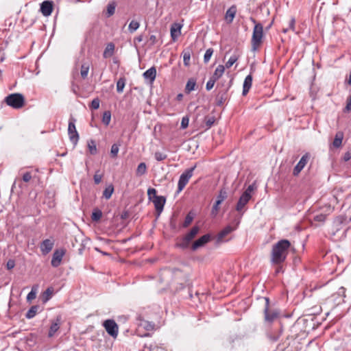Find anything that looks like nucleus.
<instances>
[{
	"label": "nucleus",
	"instance_id": "393cba45",
	"mask_svg": "<svg viewBox=\"0 0 351 351\" xmlns=\"http://www.w3.org/2000/svg\"><path fill=\"white\" fill-rule=\"evenodd\" d=\"M90 64L88 62L84 63L81 66L80 75L83 79H85L88 73Z\"/></svg>",
	"mask_w": 351,
	"mask_h": 351
},
{
	"label": "nucleus",
	"instance_id": "5fc2aeb1",
	"mask_svg": "<svg viewBox=\"0 0 351 351\" xmlns=\"http://www.w3.org/2000/svg\"><path fill=\"white\" fill-rule=\"evenodd\" d=\"M326 219V215L323 214L317 215L315 216L314 220L316 221L323 222Z\"/></svg>",
	"mask_w": 351,
	"mask_h": 351
},
{
	"label": "nucleus",
	"instance_id": "e433bc0d",
	"mask_svg": "<svg viewBox=\"0 0 351 351\" xmlns=\"http://www.w3.org/2000/svg\"><path fill=\"white\" fill-rule=\"evenodd\" d=\"M119 150V145L114 143L112 145L110 149V154L112 158H116L117 156L118 152Z\"/></svg>",
	"mask_w": 351,
	"mask_h": 351
},
{
	"label": "nucleus",
	"instance_id": "f8f14e48",
	"mask_svg": "<svg viewBox=\"0 0 351 351\" xmlns=\"http://www.w3.org/2000/svg\"><path fill=\"white\" fill-rule=\"evenodd\" d=\"M309 159V155L308 154H305L302 156L300 161L298 162V164L295 165V167L293 169V174L294 176H298L300 171L304 169V167L307 164Z\"/></svg>",
	"mask_w": 351,
	"mask_h": 351
},
{
	"label": "nucleus",
	"instance_id": "ddd939ff",
	"mask_svg": "<svg viewBox=\"0 0 351 351\" xmlns=\"http://www.w3.org/2000/svg\"><path fill=\"white\" fill-rule=\"evenodd\" d=\"M54 245V243L53 241L50 239H45L40 243V251L43 255H47L49 254L51 250L53 249Z\"/></svg>",
	"mask_w": 351,
	"mask_h": 351
},
{
	"label": "nucleus",
	"instance_id": "49530a36",
	"mask_svg": "<svg viewBox=\"0 0 351 351\" xmlns=\"http://www.w3.org/2000/svg\"><path fill=\"white\" fill-rule=\"evenodd\" d=\"M141 325L143 326L147 330H153L154 328V324L149 323L148 322H146V321H143L141 324Z\"/></svg>",
	"mask_w": 351,
	"mask_h": 351
},
{
	"label": "nucleus",
	"instance_id": "9b49d317",
	"mask_svg": "<svg viewBox=\"0 0 351 351\" xmlns=\"http://www.w3.org/2000/svg\"><path fill=\"white\" fill-rule=\"evenodd\" d=\"M65 254V250L58 249L53 252L51 264L53 267H58L62 262V258Z\"/></svg>",
	"mask_w": 351,
	"mask_h": 351
},
{
	"label": "nucleus",
	"instance_id": "b1692460",
	"mask_svg": "<svg viewBox=\"0 0 351 351\" xmlns=\"http://www.w3.org/2000/svg\"><path fill=\"white\" fill-rule=\"evenodd\" d=\"M39 309V306H32L29 310L26 313V317L27 319H32L33 317H35V315H36Z\"/></svg>",
	"mask_w": 351,
	"mask_h": 351
},
{
	"label": "nucleus",
	"instance_id": "7c9ffc66",
	"mask_svg": "<svg viewBox=\"0 0 351 351\" xmlns=\"http://www.w3.org/2000/svg\"><path fill=\"white\" fill-rule=\"evenodd\" d=\"M111 120V113L110 111H105L102 116V122L106 125H108Z\"/></svg>",
	"mask_w": 351,
	"mask_h": 351
},
{
	"label": "nucleus",
	"instance_id": "5701e85b",
	"mask_svg": "<svg viewBox=\"0 0 351 351\" xmlns=\"http://www.w3.org/2000/svg\"><path fill=\"white\" fill-rule=\"evenodd\" d=\"M113 192L114 186L112 184H110L107 187H106V189L103 191V197L106 199H109L111 197Z\"/></svg>",
	"mask_w": 351,
	"mask_h": 351
},
{
	"label": "nucleus",
	"instance_id": "de8ad7c7",
	"mask_svg": "<svg viewBox=\"0 0 351 351\" xmlns=\"http://www.w3.org/2000/svg\"><path fill=\"white\" fill-rule=\"evenodd\" d=\"M99 102L100 101L98 98L94 99L91 102V105H90L91 108H93L94 110L98 109L99 108Z\"/></svg>",
	"mask_w": 351,
	"mask_h": 351
},
{
	"label": "nucleus",
	"instance_id": "9d476101",
	"mask_svg": "<svg viewBox=\"0 0 351 351\" xmlns=\"http://www.w3.org/2000/svg\"><path fill=\"white\" fill-rule=\"evenodd\" d=\"M234 223H235L234 226L228 225V226H226L221 232H219V234H217V241L218 243L221 242L223 241V239L226 235H228V234H230V232H232V231H234V230H236L237 228V227L239 226V225L240 223V220L239 219L236 220L234 221Z\"/></svg>",
	"mask_w": 351,
	"mask_h": 351
},
{
	"label": "nucleus",
	"instance_id": "6ab92c4d",
	"mask_svg": "<svg viewBox=\"0 0 351 351\" xmlns=\"http://www.w3.org/2000/svg\"><path fill=\"white\" fill-rule=\"evenodd\" d=\"M237 13V8L235 5H232L226 12L225 19L228 23H231Z\"/></svg>",
	"mask_w": 351,
	"mask_h": 351
},
{
	"label": "nucleus",
	"instance_id": "a19ab883",
	"mask_svg": "<svg viewBox=\"0 0 351 351\" xmlns=\"http://www.w3.org/2000/svg\"><path fill=\"white\" fill-rule=\"evenodd\" d=\"M215 119L214 117H206L205 118V123L207 128H210L214 124Z\"/></svg>",
	"mask_w": 351,
	"mask_h": 351
},
{
	"label": "nucleus",
	"instance_id": "13d9d810",
	"mask_svg": "<svg viewBox=\"0 0 351 351\" xmlns=\"http://www.w3.org/2000/svg\"><path fill=\"white\" fill-rule=\"evenodd\" d=\"M295 19L291 18L289 21V29L294 31L295 30Z\"/></svg>",
	"mask_w": 351,
	"mask_h": 351
},
{
	"label": "nucleus",
	"instance_id": "72a5a7b5",
	"mask_svg": "<svg viewBox=\"0 0 351 351\" xmlns=\"http://www.w3.org/2000/svg\"><path fill=\"white\" fill-rule=\"evenodd\" d=\"M238 60V56L235 54L231 56L226 63V68H230Z\"/></svg>",
	"mask_w": 351,
	"mask_h": 351
},
{
	"label": "nucleus",
	"instance_id": "20e7f679",
	"mask_svg": "<svg viewBox=\"0 0 351 351\" xmlns=\"http://www.w3.org/2000/svg\"><path fill=\"white\" fill-rule=\"evenodd\" d=\"M5 101L8 106L15 109L21 108L24 105V97L19 93H14L7 96Z\"/></svg>",
	"mask_w": 351,
	"mask_h": 351
},
{
	"label": "nucleus",
	"instance_id": "c03bdc74",
	"mask_svg": "<svg viewBox=\"0 0 351 351\" xmlns=\"http://www.w3.org/2000/svg\"><path fill=\"white\" fill-rule=\"evenodd\" d=\"M191 54L189 51L184 52L183 54V62L185 66L190 64Z\"/></svg>",
	"mask_w": 351,
	"mask_h": 351
},
{
	"label": "nucleus",
	"instance_id": "473e14b6",
	"mask_svg": "<svg viewBox=\"0 0 351 351\" xmlns=\"http://www.w3.org/2000/svg\"><path fill=\"white\" fill-rule=\"evenodd\" d=\"M139 26L140 24L138 21L132 20L129 24L128 30L130 32L133 33L139 27Z\"/></svg>",
	"mask_w": 351,
	"mask_h": 351
},
{
	"label": "nucleus",
	"instance_id": "2eb2a0df",
	"mask_svg": "<svg viewBox=\"0 0 351 351\" xmlns=\"http://www.w3.org/2000/svg\"><path fill=\"white\" fill-rule=\"evenodd\" d=\"M40 11L45 16L51 15L53 11V3L50 1H45L40 5Z\"/></svg>",
	"mask_w": 351,
	"mask_h": 351
},
{
	"label": "nucleus",
	"instance_id": "8fccbe9b",
	"mask_svg": "<svg viewBox=\"0 0 351 351\" xmlns=\"http://www.w3.org/2000/svg\"><path fill=\"white\" fill-rule=\"evenodd\" d=\"M32 176L30 172H25L23 174L22 179L25 182H28L32 179Z\"/></svg>",
	"mask_w": 351,
	"mask_h": 351
},
{
	"label": "nucleus",
	"instance_id": "79ce46f5",
	"mask_svg": "<svg viewBox=\"0 0 351 351\" xmlns=\"http://www.w3.org/2000/svg\"><path fill=\"white\" fill-rule=\"evenodd\" d=\"M154 157L157 161H162V160H164L165 159H166L167 156L164 153H162L160 152H156L154 154Z\"/></svg>",
	"mask_w": 351,
	"mask_h": 351
},
{
	"label": "nucleus",
	"instance_id": "37998d69",
	"mask_svg": "<svg viewBox=\"0 0 351 351\" xmlns=\"http://www.w3.org/2000/svg\"><path fill=\"white\" fill-rule=\"evenodd\" d=\"M147 195H148L149 199L151 200H153L155 198V197H158L156 195V190L154 188L148 189Z\"/></svg>",
	"mask_w": 351,
	"mask_h": 351
},
{
	"label": "nucleus",
	"instance_id": "680f3d73",
	"mask_svg": "<svg viewBox=\"0 0 351 351\" xmlns=\"http://www.w3.org/2000/svg\"><path fill=\"white\" fill-rule=\"evenodd\" d=\"M45 293L47 294L48 295H50L52 293V291H51V290L49 288H48L46 290Z\"/></svg>",
	"mask_w": 351,
	"mask_h": 351
},
{
	"label": "nucleus",
	"instance_id": "7ed1b4c3",
	"mask_svg": "<svg viewBox=\"0 0 351 351\" xmlns=\"http://www.w3.org/2000/svg\"><path fill=\"white\" fill-rule=\"evenodd\" d=\"M255 189L256 186L254 184H250L241 195L236 206V210L238 212H241L245 206L250 200L252 197V193Z\"/></svg>",
	"mask_w": 351,
	"mask_h": 351
},
{
	"label": "nucleus",
	"instance_id": "c9c22d12",
	"mask_svg": "<svg viewBox=\"0 0 351 351\" xmlns=\"http://www.w3.org/2000/svg\"><path fill=\"white\" fill-rule=\"evenodd\" d=\"M116 8V3L114 2H111L108 3L107 6V14L108 16H112L115 11Z\"/></svg>",
	"mask_w": 351,
	"mask_h": 351
},
{
	"label": "nucleus",
	"instance_id": "c85d7f7f",
	"mask_svg": "<svg viewBox=\"0 0 351 351\" xmlns=\"http://www.w3.org/2000/svg\"><path fill=\"white\" fill-rule=\"evenodd\" d=\"M59 328V319H58L56 322H54L51 324L49 331V336L53 337L54 334L58 330Z\"/></svg>",
	"mask_w": 351,
	"mask_h": 351
},
{
	"label": "nucleus",
	"instance_id": "aec40b11",
	"mask_svg": "<svg viewBox=\"0 0 351 351\" xmlns=\"http://www.w3.org/2000/svg\"><path fill=\"white\" fill-rule=\"evenodd\" d=\"M224 71H225V66L223 65H221V64L219 65L216 68L214 73L213 74V75L211 76L210 78L213 79L215 81L218 80L222 76V75L223 74Z\"/></svg>",
	"mask_w": 351,
	"mask_h": 351
},
{
	"label": "nucleus",
	"instance_id": "a878e982",
	"mask_svg": "<svg viewBox=\"0 0 351 351\" xmlns=\"http://www.w3.org/2000/svg\"><path fill=\"white\" fill-rule=\"evenodd\" d=\"M343 134L340 132L337 133L333 141L332 145L335 147H339L341 145Z\"/></svg>",
	"mask_w": 351,
	"mask_h": 351
},
{
	"label": "nucleus",
	"instance_id": "f03ea898",
	"mask_svg": "<svg viewBox=\"0 0 351 351\" xmlns=\"http://www.w3.org/2000/svg\"><path fill=\"white\" fill-rule=\"evenodd\" d=\"M263 38V26L261 23L256 24L253 29L251 39L252 50L256 51L262 44Z\"/></svg>",
	"mask_w": 351,
	"mask_h": 351
},
{
	"label": "nucleus",
	"instance_id": "e2e57ef3",
	"mask_svg": "<svg viewBox=\"0 0 351 351\" xmlns=\"http://www.w3.org/2000/svg\"><path fill=\"white\" fill-rule=\"evenodd\" d=\"M136 40L138 41V42H141L143 40V36H139L138 37L136 38Z\"/></svg>",
	"mask_w": 351,
	"mask_h": 351
},
{
	"label": "nucleus",
	"instance_id": "4be33fe9",
	"mask_svg": "<svg viewBox=\"0 0 351 351\" xmlns=\"http://www.w3.org/2000/svg\"><path fill=\"white\" fill-rule=\"evenodd\" d=\"M196 85V80L193 78H191L188 80L186 87H185V91L187 93H191V91L195 90V87Z\"/></svg>",
	"mask_w": 351,
	"mask_h": 351
},
{
	"label": "nucleus",
	"instance_id": "69168bd1",
	"mask_svg": "<svg viewBox=\"0 0 351 351\" xmlns=\"http://www.w3.org/2000/svg\"><path fill=\"white\" fill-rule=\"evenodd\" d=\"M156 36H154V35H152V36H150V40H151L152 41L154 42V41L156 40Z\"/></svg>",
	"mask_w": 351,
	"mask_h": 351
},
{
	"label": "nucleus",
	"instance_id": "4468645a",
	"mask_svg": "<svg viewBox=\"0 0 351 351\" xmlns=\"http://www.w3.org/2000/svg\"><path fill=\"white\" fill-rule=\"evenodd\" d=\"M210 240V235L209 234H204L199 239L196 240L192 245V250H196L199 247L204 246L206 243H207Z\"/></svg>",
	"mask_w": 351,
	"mask_h": 351
},
{
	"label": "nucleus",
	"instance_id": "3c124183",
	"mask_svg": "<svg viewBox=\"0 0 351 351\" xmlns=\"http://www.w3.org/2000/svg\"><path fill=\"white\" fill-rule=\"evenodd\" d=\"M215 82L216 81H215L213 79L210 78L209 80L207 82L206 85V90H210L213 88Z\"/></svg>",
	"mask_w": 351,
	"mask_h": 351
},
{
	"label": "nucleus",
	"instance_id": "4d7b16f0",
	"mask_svg": "<svg viewBox=\"0 0 351 351\" xmlns=\"http://www.w3.org/2000/svg\"><path fill=\"white\" fill-rule=\"evenodd\" d=\"M15 266V262L13 260H9L8 262H7V264H6V267L8 269H12Z\"/></svg>",
	"mask_w": 351,
	"mask_h": 351
},
{
	"label": "nucleus",
	"instance_id": "09e8293b",
	"mask_svg": "<svg viewBox=\"0 0 351 351\" xmlns=\"http://www.w3.org/2000/svg\"><path fill=\"white\" fill-rule=\"evenodd\" d=\"M189 123V119L187 117H184L182 119L181 121V128L185 129L188 127Z\"/></svg>",
	"mask_w": 351,
	"mask_h": 351
},
{
	"label": "nucleus",
	"instance_id": "412c9836",
	"mask_svg": "<svg viewBox=\"0 0 351 351\" xmlns=\"http://www.w3.org/2000/svg\"><path fill=\"white\" fill-rule=\"evenodd\" d=\"M114 50V45L112 43H108L106 47L103 56L105 58H110L113 55Z\"/></svg>",
	"mask_w": 351,
	"mask_h": 351
},
{
	"label": "nucleus",
	"instance_id": "052dcab7",
	"mask_svg": "<svg viewBox=\"0 0 351 351\" xmlns=\"http://www.w3.org/2000/svg\"><path fill=\"white\" fill-rule=\"evenodd\" d=\"M182 97H183V95H182V93H180V94H178V95H177V99H178V101H180V100L182 99Z\"/></svg>",
	"mask_w": 351,
	"mask_h": 351
},
{
	"label": "nucleus",
	"instance_id": "864d4df0",
	"mask_svg": "<svg viewBox=\"0 0 351 351\" xmlns=\"http://www.w3.org/2000/svg\"><path fill=\"white\" fill-rule=\"evenodd\" d=\"M351 111V95L348 98L346 101V106L344 109V112Z\"/></svg>",
	"mask_w": 351,
	"mask_h": 351
},
{
	"label": "nucleus",
	"instance_id": "dca6fc26",
	"mask_svg": "<svg viewBox=\"0 0 351 351\" xmlns=\"http://www.w3.org/2000/svg\"><path fill=\"white\" fill-rule=\"evenodd\" d=\"M152 202L154 204L156 211L160 215L163 210V207L166 202L165 198L163 196L155 197Z\"/></svg>",
	"mask_w": 351,
	"mask_h": 351
},
{
	"label": "nucleus",
	"instance_id": "338daca9",
	"mask_svg": "<svg viewBox=\"0 0 351 351\" xmlns=\"http://www.w3.org/2000/svg\"><path fill=\"white\" fill-rule=\"evenodd\" d=\"M348 83L351 85V71H350V75H349V78H348Z\"/></svg>",
	"mask_w": 351,
	"mask_h": 351
},
{
	"label": "nucleus",
	"instance_id": "c756f323",
	"mask_svg": "<svg viewBox=\"0 0 351 351\" xmlns=\"http://www.w3.org/2000/svg\"><path fill=\"white\" fill-rule=\"evenodd\" d=\"M227 197V192L225 189H222L219 191V195L217 197V202L218 204H221Z\"/></svg>",
	"mask_w": 351,
	"mask_h": 351
},
{
	"label": "nucleus",
	"instance_id": "a18cd8bd",
	"mask_svg": "<svg viewBox=\"0 0 351 351\" xmlns=\"http://www.w3.org/2000/svg\"><path fill=\"white\" fill-rule=\"evenodd\" d=\"M102 178H103V175L99 174V171H97L93 177L95 183L96 184H99L101 182Z\"/></svg>",
	"mask_w": 351,
	"mask_h": 351
},
{
	"label": "nucleus",
	"instance_id": "ea45409f",
	"mask_svg": "<svg viewBox=\"0 0 351 351\" xmlns=\"http://www.w3.org/2000/svg\"><path fill=\"white\" fill-rule=\"evenodd\" d=\"M193 219V216L191 215V213H189L185 217V219H184V221L183 223V227L184 228L188 227L192 222Z\"/></svg>",
	"mask_w": 351,
	"mask_h": 351
},
{
	"label": "nucleus",
	"instance_id": "774afa93",
	"mask_svg": "<svg viewBox=\"0 0 351 351\" xmlns=\"http://www.w3.org/2000/svg\"><path fill=\"white\" fill-rule=\"evenodd\" d=\"M281 269H282V267H279L276 269V274L279 273V272L281 271Z\"/></svg>",
	"mask_w": 351,
	"mask_h": 351
},
{
	"label": "nucleus",
	"instance_id": "bf43d9fd",
	"mask_svg": "<svg viewBox=\"0 0 351 351\" xmlns=\"http://www.w3.org/2000/svg\"><path fill=\"white\" fill-rule=\"evenodd\" d=\"M351 159V153L348 152L346 153H345L344 156H343V160L345 161H348Z\"/></svg>",
	"mask_w": 351,
	"mask_h": 351
},
{
	"label": "nucleus",
	"instance_id": "6e6d98bb",
	"mask_svg": "<svg viewBox=\"0 0 351 351\" xmlns=\"http://www.w3.org/2000/svg\"><path fill=\"white\" fill-rule=\"evenodd\" d=\"M221 204H218L217 202L216 201L215 204L213 205V208H212V215H216L218 213V210H219V206Z\"/></svg>",
	"mask_w": 351,
	"mask_h": 351
},
{
	"label": "nucleus",
	"instance_id": "f3484780",
	"mask_svg": "<svg viewBox=\"0 0 351 351\" xmlns=\"http://www.w3.org/2000/svg\"><path fill=\"white\" fill-rule=\"evenodd\" d=\"M145 80H149L150 84H153L156 77V69L154 66H152L143 74Z\"/></svg>",
	"mask_w": 351,
	"mask_h": 351
},
{
	"label": "nucleus",
	"instance_id": "603ef678",
	"mask_svg": "<svg viewBox=\"0 0 351 351\" xmlns=\"http://www.w3.org/2000/svg\"><path fill=\"white\" fill-rule=\"evenodd\" d=\"M36 297V293L33 289L27 294V300L28 302L32 301V300L35 299Z\"/></svg>",
	"mask_w": 351,
	"mask_h": 351
},
{
	"label": "nucleus",
	"instance_id": "1a4fd4ad",
	"mask_svg": "<svg viewBox=\"0 0 351 351\" xmlns=\"http://www.w3.org/2000/svg\"><path fill=\"white\" fill-rule=\"evenodd\" d=\"M199 228L198 226H194L190 230V232L186 234L182 242L179 244V246L182 248H186L189 245V243L195 237V236L199 232Z\"/></svg>",
	"mask_w": 351,
	"mask_h": 351
},
{
	"label": "nucleus",
	"instance_id": "cd10ccee",
	"mask_svg": "<svg viewBox=\"0 0 351 351\" xmlns=\"http://www.w3.org/2000/svg\"><path fill=\"white\" fill-rule=\"evenodd\" d=\"M88 148L91 155H95L97 154V149L95 141L90 140L88 141Z\"/></svg>",
	"mask_w": 351,
	"mask_h": 351
},
{
	"label": "nucleus",
	"instance_id": "0e129e2a",
	"mask_svg": "<svg viewBox=\"0 0 351 351\" xmlns=\"http://www.w3.org/2000/svg\"><path fill=\"white\" fill-rule=\"evenodd\" d=\"M250 21H251L254 24V25H255L256 24H258V23H256V21L255 19H254V18H253V17H250Z\"/></svg>",
	"mask_w": 351,
	"mask_h": 351
},
{
	"label": "nucleus",
	"instance_id": "39448f33",
	"mask_svg": "<svg viewBox=\"0 0 351 351\" xmlns=\"http://www.w3.org/2000/svg\"><path fill=\"white\" fill-rule=\"evenodd\" d=\"M265 306L264 308L265 321L269 323L273 322L276 320L279 315L280 311L276 308H271L269 307V300L268 298H265Z\"/></svg>",
	"mask_w": 351,
	"mask_h": 351
},
{
	"label": "nucleus",
	"instance_id": "f257e3e1",
	"mask_svg": "<svg viewBox=\"0 0 351 351\" xmlns=\"http://www.w3.org/2000/svg\"><path fill=\"white\" fill-rule=\"evenodd\" d=\"M291 243L287 239H281L275 243L271 252V262L276 265L282 263L287 258Z\"/></svg>",
	"mask_w": 351,
	"mask_h": 351
},
{
	"label": "nucleus",
	"instance_id": "423d86ee",
	"mask_svg": "<svg viewBox=\"0 0 351 351\" xmlns=\"http://www.w3.org/2000/svg\"><path fill=\"white\" fill-rule=\"evenodd\" d=\"M196 168V165L194 167L186 169L184 173H182L179 178L178 183V193L181 192L185 186L189 182L190 178L193 176V173L195 169Z\"/></svg>",
	"mask_w": 351,
	"mask_h": 351
},
{
	"label": "nucleus",
	"instance_id": "2f4dec72",
	"mask_svg": "<svg viewBox=\"0 0 351 351\" xmlns=\"http://www.w3.org/2000/svg\"><path fill=\"white\" fill-rule=\"evenodd\" d=\"M125 80L124 78H119L117 82V90L118 93H122L125 87Z\"/></svg>",
	"mask_w": 351,
	"mask_h": 351
},
{
	"label": "nucleus",
	"instance_id": "bb28decb",
	"mask_svg": "<svg viewBox=\"0 0 351 351\" xmlns=\"http://www.w3.org/2000/svg\"><path fill=\"white\" fill-rule=\"evenodd\" d=\"M146 171H147L146 164L145 162H141L137 167L136 171V175L138 176H143V175L145 174Z\"/></svg>",
	"mask_w": 351,
	"mask_h": 351
},
{
	"label": "nucleus",
	"instance_id": "f704fd0d",
	"mask_svg": "<svg viewBox=\"0 0 351 351\" xmlns=\"http://www.w3.org/2000/svg\"><path fill=\"white\" fill-rule=\"evenodd\" d=\"M181 34L180 27H178L175 28L174 27H171V35L173 40H176Z\"/></svg>",
	"mask_w": 351,
	"mask_h": 351
},
{
	"label": "nucleus",
	"instance_id": "0eeeda50",
	"mask_svg": "<svg viewBox=\"0 0 351 351\" xmlns=\"http://www.w3.org/2000/svg\"><path fill=\"white\" fill-rule=\"evenodd\" d=\"M76 119L73 117H70L68 125V134L70 141L75 145L79 141V134L75 128Z\"/></svg>",
	"mask_w": 351,
	"mask_h": 351
},
{
	"label": "nucleus",
	"instance_id": "4c0bfd02",
	"mask_svg": "<svg viewBox=\"0 0 351 351\" xmlns=\"http://www.w3.org/2000/svg\"><path fill=\"white\" fill-rule=\"evenodd\" d=\"M213 53V49L212 48H209L206 51L204 56V61L205 63L208 62Z\"/></svg>",
	"mask_w": 351,
	"mask_h": 351
},
{
	"label": "nucleus",
	"instance_id": "6e6552de",
	"mask_svg": "<svg viewBox=\"0 0 351 351\" xmlns=\"http://www.w3.org/2000/svg\"><path fill=\"white\" fill-rule=\"evenodd\" d=\"M103 326L109 335L116 338L119 333V327L117 324L113 319H106L103 323Z\"/></svg>",
	"mask_w": 351,
	"mask_h": 351
},
{
	"label": "nucleus",
	"instance_id": "a211bd4d",
	"mask_svg": "<svg viewBox=\"0 0 351 351\" xmlns=\"http://www.w3.org/2000/svg\"><path fill=\"white\" fill-rule=\"evenodd\" d=\"M252 84V75H248L245 77L243 85V95H247V93L249 92L251 86Z\"/></svg>",
	"mask_w": 351,
	"mask_h": 351
},
{
	"label": "nucleus",
	"instance_id": "58836bf2",
	"mask_svg": "<svg viewBox=\"0 0 351 351\" xmlns=\"http://www.w3.org/2000/svg\"><path fill=\"white\" fill-rule=\"evenodd\" d=\"M102 216V213L100 210L97 209L94 210V212L92 213V219L93 221H99Z\"/></svg>",
	"mask_w": 351,
	"mask_h": 351
}]
</instances>
